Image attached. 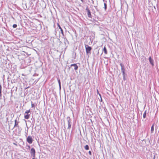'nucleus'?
<instances>
[{
  "label": "nucleus",
  "mask_w": 159,
  "mask_h": 159,
  "mask_svg": "<svg viewBox=\"0 0 159 159\" xmlns=\"http://www.w3.org/2000/svg\"><path fill=\"white\" fill-rule=\"evenodd\" d=\"M85 48L86 54H91V51L92 49V48L91 47L89 46L88 45L86 44H85Z\"/></svg>",
  "instance_id": "f257e3e1"
},
{
  "label": "nucleus",
  "mask_w": 159,
  "mask_h": 159,
  "mask_svg": "<svg viewBox=\"0 0 159 159\" xmlns=\"http://www.w3.org/2000/svg\"><path fill=\"white\" fill-rule=\"evenodd\" d=\"M67 121L68 125L67 129H70L71 126V120L69 117H68L67 118Z\"/></svg>",
  "instance_id": "f03ea898"
},
{
  "label": "nucleus",
  "mask_w": 159,
  "mask_h": 159,
  "mask_svg": "<svg viewBox=\"0 0 159 159\" xmlns=\"http://www.w3.org/2000/svg\"><path fill=\"white\" fill-rule=\"evenodd\" d=\"M30 154L33 157H35V150L34 148H32L30 150Z\"/></svg>",
  "instance_id": "7ed1b4c3"
},
{
  "label": "nucleus",
  "mask_w": 159,
  "mask_h": 159,
  "mask_svg": "<svg viewBox=\"0 0 159 159\" xmlns=\"http://www.w3.org/2000/svg\"><path fill=\"white\" fill-rule=\"evenodd\" d=\"M27 142L30 144H31L33 142V139L31 136H28L27 138Z\"/></svg>",
  "instance_id": "20e7f679"
},
{
  "label": "nucleus",
  "mask_w": 159,
  "mask_h": 159,
  "mask_svg": "<svg viewBox=\"0 0 159 159\" xmlns=\"http://www.w3.org/2000/svg\"><path fill=\"white\" fill-rule=\"evenodd\" d=\"M120 65L121 67V71L123 75H124L125 74V68L124 65L122 63H121Z\"/></svg>",
  "instance_id": "39448f33"
},
{
  "label": "nucleus",
  "mask_w": 159,
  "mask_h": 159,
  "mask_svg": "<svg viewBox=\"0 0 159 159\" xmlns=\"http://www.w3.org/2000/svg\"><path fill=\"white\" fill-rule=\"evenodd\" d=\"M85 10L87 12L88 17L89 18H92V16L91 14V12L88 7L86 8Z\"/></svg>",
  "instance_id": "423d86ee"
},
{
  "label": "nucleus",
  "mask_w": 159,
  "mask_h": 159,
  "mask_svg": "<svg viewBox=\"0 0 159 159\" xmlns=\"http://www.w3.org/2000/svg\"><path fill=\"white\" fill-rule=\"evenodd\" d=\"M149 62L151 64V65L152 66H153L154 65V60L153 59H152L151 57L150 56L149 58Z\"/></svg>",
  "instance_id": "0eeeda50"
},
{
  "label": "nucleus",
  "mask_w": 159,
  "mask_h": 159,
  "mask_svg": "<svg viewBox=\"0 0 159 159\" xmlns=\"http://www.w3.org/2000/svg\"><path fill=\"white\" fill-rule=\"evenodd\" d=\"M70 66H74V69L75 70H76L78 69V66L76 64H72L70 65Z\"/></svg>",
  "instance_id": "6e6552de"
},
{
  "label": "nucleus",
  "mask_w": 159,
  "mask_h": 159,
  "mask_svg": "<svg viewBox=\"0 0 159 159\" xmlns=\"http://www.w3.org/2000/svg\"><path fill=\"white\" fill-rule=\"evenodd\" d=\"M19 123V122H17V120H15V125H14V127H19L18 123Z\"/></svg>",
  "instance_id": "1a4fd4ad"
},
{
  "label": "nucleus",
  "mask_w": 159,
  "mask_h": 159,
  "mask_svg": "<svg viewBox=\"0 0 159 159\" xmlns=\"http://www.w3.org/2000/svg\"><path fill=\"white\" fill-rule=\"evenodd\" d=\"M154 124H153L152 126H151V133H153V131H154Z\"/></svg>",
  "instance_id": "9d476101"
},
{
  "label": "nucleus",
  "mask_w": 159,
  "mask_h": 159,
  "mask_svg": "<svg viewBox=\"0 0 159 159\" xmlns=\"http://www.w3.org/2000/svg\"><path fill=\"white\" fill-rule=\"evenodd\" d=\"M57 25H58V27H59V29H60V30L61 32V34L63 35V31L62 29L61 28V27L60 26V25L58 24H57Z\"/></svg>",
  "instance_id": "9b49d317"
},
{
  "label": "nucleus",
  "mask_w": 159,
  "mask_h": 159,
  "mask_svg": "<svg viewBox=\"0 0 159 159\" xmlns=\"http://www.w3.org/2000/svg\"><path fill=\"white\" fill-rule=\"evenodd\" d=\"M57 81H58V84H59V89H61V83L60 80L59 78H57Z\"/></svg>",
  "instance_id": "f8f14e48"
},
{
  "label": "nucleus",
  "mask_w": 159,
  "mask_h": 159,
  "mask_svg": "<svg viewBox=\"0 0 159 159\" xmlns=\"http://www.w3.org/2000/svg\"><path fill=\"white\" fill-rule=\"evenodd\" d=\"M103 51L104 52L105 54H107V49L105 47H104Z\"/></svg>",
  "instance_id": "ddd939ff"
},
{
  "label": "nucleus",
  "mask_w": 159,
  "mask_h": 159,
  "mask_svg": "<svg viewBox=\"0 0 159 159\" xmlns=\"http://www.w3.org/2000/svg\"><path fill=\"white\" fill-rule=\"evenodd\" d=\"M64 43L65 45H66V44H69V42L66 39H64Z\"/></svg>",
  "instance_id": "4468645a"
},
{
  "label": "nucleus",
  "mask_w": 159,
  "mask_h": 159,
  "mask_svg": "<svg viewBox=\"0 0 159 159\" xmlns=\"http://www.w3.org/2000/svg\"><path fill=\"white\" fill-rule=\"evenodd\" d=\"M30 115L29 114H27L26 115H25L24 117L26 119H28L29 118Z\"/></svg>",
  "instance_id": "2eb2a0df"
},
{
  "label": "nucleus",
  "mask_w": 159,
  "mask_h": 159,
  "mask_svg": "<svg viewBox=\"0 0 159 159\" xmlns=\"http://www.w3.org/2000/svg\"><path fill=\"white\" fill-rule=\"evenodd\" d=\"M107 2V1H106V2L104 3V8L105 9V11H106L107 9V4H106Z\"/></svg>",
  "instance_id": "dca6fc26"
},
{
  "label": "nucleus",
  "mask_w": 159,
  "mask_h": 159,
  "mask_svg": "<svg viewBox=\"0 0 159 159\" xmlns=\"http://www.w3.org/2000/svg\"><path fill=\"white\" fill-rule=\"evenodd\" d=\"M2 86L1 84H0V97H1L2 96Z\"/></svg>",
  "instance_id": "f3484780"
},
{
  "label": "nucleus",
  "mask_w": 159,
  "mask_h": 159,
  "mask_svg": "<svg viewBox=\"0 0 159 159\" xmlns=\"http://www.w3.org/2000/svg\"><path fill=\"white\" fill-rule=\"evenodd\" d=\"M84 148L86 150H88L89 149V147L88 145H87L84 146Z\"/></svg>",
  "instance_id": "a211bd4d"
},
{
  "label": "nucleus",
  "mask_w": 159,
  "mask_h": 159,
  "mask_svg": "<svg viewBox=\"0 0 159 159\" xmlns=\"http://www.w3.org/2000/svg\"><path fill=\"white\" fill-rule=\"evenodd\" d=\"M146 112H147V111H144V112L143 113V118H146Z\"/></svg>",
  "instance_id": "6ab92c4d"
},
{
  "label": "nucleus",
  "mask_w": 159,
  "mask_h": 159,
  "mask_svg": "<svg viewBox=\"0 0 159 159\" xmlns=\"http://www.w3.org/2000/svg\"><path fill=\"white\" fill-rule=\"evenodd\" d=\"M30 110H27L26 111H25V114H28L29 113H30Z\"/></svg>",
  "instance_id": "aec40b11"
},
{
  "label": "nucleus",
  "mask_w": 159,
  "mask_h": 159,
  "mask_svg": "<svg viewBox=\"0 0 159 159\" xmlns=\"http://www.w3.org/2000/svg\"><path fill=\"white\" fill-rule=\"evenodd\" d=\"M17 26V25L16 24H14L13 25V28H16Z\"/></svg>",
  "instance_id": "412c9836"
},
{
  "label": "nucleus",
  "mask_w": 159,
  "mask_h": 159,
  "mask_svg": "<svg viewBox=\"0 0 159 159\" xmlns=\"http://www.w3.org/2000/svg\"><path fill=\"white\" fill-rule=\"evenodd\" d=\"M123 75V79L124 80H126V79H125V74L124 75Z\"/></svg>",
  "instance_id": "4be33fe9"
},
{
  "label": "nucleus",
  "mask_w": 159,
  "mask_h": 159,
  "mask_svg": "<svg viewBox=\"0 0 159 159\" xmlns=\"http://www.w3.org/2000/svg\"><path fill=\"white\" fill-rule=\"evenodd\" d=\"M32 102V103H31V107H35V105H34V104H33L32 102Z\"/></svg>",
  "instance_id": "5701e85b"
},
{
  "label": "nucleus",
  "mask_w": 159,
  "mask_h": 159,
  "mask_svg": "<svg viewBox=\"0 0 159 159\" xmlns=\"http://www.w3.org/2000/svg\"><path fill=\"white\" fill-rule=\"evenodd\" d=\"M89 153L90 155H92V154H91V152L90 151H89Z\"/></svg>",
  "instance_id": "b1692460"
},
{
  "label": "nucleus",
  "mask_w": 159,
  "mask_h": 159,
  "mask_svg": "<svg viewBox=\"0 0 159 159\" xmlns=\"http://www.w3.org/2000/svg\"><path fill=\"white\" fill-rule=\"evenodd\" d=\"M96 10L98 12L99 11V10L97 8H96Z\"/></svg>",
  "instance_id": "393cba45"
},
{
  "label": "nucleus",
  "mask_w": 159,
  "mask_h": 159,
  "mask_svg": "<svg viewBox=\"0 0 159 159\" xmlns=\"http://www.w3.org/2000/svg\"><path fill=\"white\" fill-rule=\"evenodd\" d=\"M32 159H37V158H35V157H33Z\"/></svg>",
  "instance_id": "a878e982"
},
{
  "label": "nucleus",
  "mask_w": 159,
  "mask_h": 159,
  "mask_svg": "<svg viewBox=\"0 0 159 159\" xmlns=\"http://www.w3.org/2000/svg\"><path fill=\"white\" fill-rule=\"evenodd\" d=\"M91 1H92V3H93H93H94V1H93V0H91Z\"/></svg>",
  "instance_id": "bb28decb"
},
{
  "label": "nucleus",
  "mask_w": 159,
  "mask_h": 159,
  "mask_svg": "<svg viewBox=\"0 0 159 159\" xmlns=\"http://www.w3.org/2000/svg\"><path fill=\"white\" fill-rule=\"evenodd\" d=\"M155 156H154V157H153V159H155Z\"/></svg>",
  "instance_id": "cd10ccee"
},
{
  "label": "nucleus",
  "mask_w": 159,
  "mask_h": 159,
  "mask_svg": "<svg viewBox=\"0 0 159 159\" xmlns=\"http://www.w3.org/2000/svg\"><path fill=\"white\" fill-rule=\"evenodd\" d=\"M82 2H83L84 0H80Z\"/></svg>",
  "instance_id": "c85d7f7f"
},
{
  "label": "nucleus",
  "mask_w": 159,
  "mask_h": 159,
  "mask_svg": "<svg viewBox=\"0 0 159 159\" xmlns=\"http://www.w3.org/2000/svg\"><path fill=\"white\" fill-rule=\"evenodd\" d=\"M105 0H103V2H106V1H105Z\"/></svg>",
  "instance_id": "c756f323"
},
{
  "label": "nucleus",
  "mask_w": 159,
  "mask_h": 159,
  "mask_svg": "<svg viewBox=\"0 0 159 159\" xmlns=\"http://www.w3.org/2000/svg\"><path fill=\"white\" fill-rule=\"evenodd\" d=\"M91 136H93V134L92 133H91Z\"/></svg>",
  "instance_id": "7c9ffc66"
},
{
  "label": "nucleus",
  "mask_w": 159,
  "mask_h": 159,
  "mask_svg": "<svg viewBox=\"0 0 159 159\" xmlns=\"http://www.w3.org/2000/svg\"><path fill=\"white\" fill-rule=\"evenodd\" d=\"M28 148H30V146H28Z\"/></svg>",
  "instance_id": "2f4dec72"
}]
</instances>
